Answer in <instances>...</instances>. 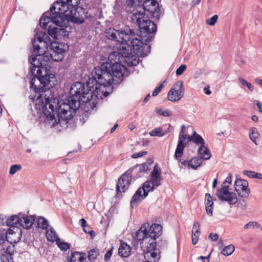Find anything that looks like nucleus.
Wrapping results in <instances>:
<instances>
[{"mask_svg": "<svg viewBox=\"0 0 262 262\" xmlns=\"http://www.w3.org/2000/svg\"><path fill=\"white\" fill-rule=\"evenodd\" d=\"M253 103L258 107L259 112L262 113V103L260 102L258 100H255L254 101Z\"/></svg>", "mask_w": 262, "mask_h": 262, "instance_id": "obj_56", "label": "nucleus"}, {"mask_svg": "<svg viewBox=\"0 0 262 262\" xmlns=\"http://www.w3.org/2000/svg\"><path fill=\"white\" fill-rule=\"evenodd\" d=\"M80 1H76V5L71 8L70 13L68 16L71 17V20L76 24H80L84 21L86 18V13L83 8L78 6Z\"/></svg>", "mask_w": 262, "mask_h": 262, "instance_id": "obj_12", "label": "nucleus"}, {"mask_svg": "<svg viewBox=\"0 0 262 262\" xmlns=\"http://www.w3.org/2000/svg\"><path fill=\"white\" fill-rule=\"evenodd\" d=\"M35 37L32 41V46L34 52L38 53V54L31 55L29 57V62L32 67L30 72L34 76L30 81V88L33 89L38 93L37 97L39 94H45L46 89L44 87L50 85L52 87L56 82L55 75L51 73L50 70L47 67L50 61V58L46 51L48 43L47 41L48 35L46 31H41ZM51 93L49 89L47 91Z\"/></svg>", "mask_w": 262, "mask_h": 262, "instance_id": "obj_3", "label": "nucleus"}, {"mask_svg": "<svg viewBox=\"0 0 262 262\" xmlns=\"http://www.w3.org/2000/svg\"><path fill=\"white\" fill-rule=\"evenodd\" d=\"M46 236L49 241L54 242L59 239L57 234L52 227L50 226L49 228L46 230Z\"/></svg>", "mask_w": 262, "mask_h": 262, "instance_id": "obj_26", "label": "nucleus"}, {"mask_svg": "<svg viewBox=\"0 0 262 262\" xmlns=\"http://www.w3.org/2000/svg\"><path fill=\"white\" fill-rule=\"evenodd\" d=\"M137 165L139 168V172H146L149 169V167H148L147 164L144 163L141 164H137Z\"/></svg>", "mask_w": 262, "mask_h": 262, "instance_id": "obj_47", "label": "nucleus"}, {"mask_svg": "<svg viewBox=\"0 0 262 262\" xmlns=\"http://www.w3.org/2000/svg\"><path fill=\"white\" fill-rule=\"evenodd\" d=\"M197 262H209V260H206L204 256H201L198 258Z\"/></svg>", "mask_w": 262, "mask_h": 262, "instance_id": "obj_62", "label": "nucleus"}, {"mask_svg": "<svg viewBox=\"0 0 262 262\" xmlns=\"http://www.w3.org/2000/svg\"><path fill=\"white\" fill-rule=\"evenodd\" d=\"M249 138L256 145H257L256 139L259 137V134L257 129L255 127H252L249 130Z\"/></svg>", "mask_w": 262, "mask_h": 262, "instance_id": "obj_33", "label": "nucleus"}, {"mask_svg": "<svg viewBox=\"0 0 262 262\" xmlns=\"http://www.w3.org/2000/svg\"><path fill=\"white\" fill-rule=\"evenodd\" d=\"M19 217H20V220H19V225L26 229H30L35 220L33 215L28 216L21 213H19Z\"/></svg>", "mask_w": 262, "mask_h": 262, "instance_id": "obj_19", "label": "nucleus"}, {"mask_svg": "<svg viewBox=\"0 0 262 262\" xmlns=\"http://www.w3.org/2000/svg\"><path fill=\"white\" fill-rule=\"evenodd\" d=\"M130 246L124 242H121L118 249V253L122 257H127L130 254Z\"/></svg>", "mask_w": 262, "mask_h": 262, "instance_id": "obj_23", "label": "nucleus"}, {"mask_svg": "<svg viewBox=\"0 0 262 262\" xmlns=\"http://www.w3.org/2000/svg\"><path fill=\"white\" fill-rule=\"evenodd\" d=\"M184 88L182 80L176 82L168 93L167 97L169 101L176 102L183 97Z\"/></svg>", "mask_w": 262, "mask_h": 262, "instance_id": "obj_13", "label": "nucleus"}, {"mask_svg": "<svg viewBox=\"0 0 262 262\" xmlns=\"http://www.w3.org/2000/svg\"><path fill=\"white\" fill-rule=\"evenodd\" d=\"M254 176H255L254 178H256V179H257L259 180H262V174L260 173L255 172V174Z\"/></svg>", "mask_w": 262, "mask_h": 262, "instance_id": "obj_64", "label": "nucleus"}, {"mask_svg": "<svg viewBox=\"0 0 262 262\" xmlns=\"http://www.w3.org/2000/svg\"><path fill=\"white\" fill-rule=\"evenodd\" d=\"M178 162L179 163V166L181 167H186L188 166L190 167L189 161H187L185 160L181 159L180 158L178 159Z\"/></svg>", "mask_w": 262, "mask_h": 262, "instance_id": "obj_51", "label": "nucleus"}, {"mask_svg": "<svg viewBox=\"0 0 262 262\" xmlns=\"http://www.w3.org/2000/svg\"><path fill=\"white\" fill-rule=\"evenodd\" d=\"M48 36L46 40L48 44L50 43L49 49L47 46V49H46L45 50L49 52L50 59H51L54 61H61L64 57V52L66 51L64 47L66 46L67 48H68V47L67 45L63 46L62 44L56 41L51 42V40L48 39Z\"/></svg>", "mask_w": 262, "mask_h": 262, "instance_id": "obj_9", "label": "nucleus"}, {"mask_svg": "<svg viewBox=\"0 0 262 262\" xmlns=\"http://www.w3.org/2000/svg\"><path fill=\"white\" fill-rule=\"evenodd\" d=\"M205 205L206 213L209 216H212L213 215V202L211 195L208 193L205 194Z\"/></svg>", "mask_w": 262, "mask_h": 262, "instance_id": "obj_21", "label": "nucleus"}, {"mask_svg": "<svg viewBox=\"0 0 262 262\" xmlns=\"http://www.w3.org/2000/svg\"><path fill=\"white\" fill-rule=\"evenodd\" d=\"M189 141L193 142L197 145L202 146L205 144V141L203 138L199 134L194 132L191 136L188 137Z\"/></svg>", "mask_w": 262, "mask_h": 262, "instance_id": "obj_25", "label": "nucleus"}, {"mask_svg": "<svg viewBox=\"0 0 262 262\" xmlns=\"http://www.w3.org/2000/svg\"><path fill=\"white\" fill-rule=\"evenodd\" d=\"M21 166L20 165H18V164L12 165L10 168L9 173L12 175L14 174L17 171L21 169Z\"/></svg>", "mask_w": 262, "mask_h": 262, "instance_id": "obj_42", "label": "nucleus"}, {"mask_svg": "<svg viewBox=\"0 0 262 262\" xmlns=\"http://www.w3.org/2000/svg\"><path fill=\"white\" fill-rule=\"evenodd\" d=\"M188 136H187L186 134H180L179 136V141L181 140L182 142H183L184 140H185L187 139H188Z\"/></svg>", "mask_w": 262, "mask_h": 262, "instance_id": "obj_59", "label": "nucleus"}, {"mask_svg": "<svg viewBox=\"0 0 262 262\" xmlns=\"http://www.w3.org/2000/svg\"><path fill=\"white\" fill-rule=\"evenodd\" d=\"M83 231L89 234H90L92 237H93L95 236V232L92 230L91 227L89 225H86L83 228Z\"/></svg>", "mask_w": 262, "mask_h": 262, "instance_id": "obj_45", "label": "nucleus"}, {"mask_svg": "<svg viewBox=\"0 0 262 262\" xmlns=\"http://www.w3.org/2000/svg\"><path fill=\"white\" fill-rule=\"evenodd\" d=\"M157 113L164 117H170L172 115L170 111L167 109L160 108L157 111Z\"/></svg>", "mask_w": 262, "mask_h": 262, "instance_id": "obj_41", "label": "nucleus"}, {"mask_svg": "<svg viewBox=\"0 0 262 262\" xmlns=\"http://www.w3.org/2000/svg\"><path fill=\"white\" fill-rule=\"evenodd\" d=\"M198 154L199 157L202 158V160H208L211 158V154L208 148L204 145L200 146L198 149Z\"/></svg>", "mask_w": 262, "mask_h": 262, "instance_id": "obj_24", "label": "nucleus"}, {"mask_svg": "<svg viewBox=\"0 0 262 262\" xmlns=\"http://www.w3.org/2000/svg\"><path fill=\"white\" fill-rule=\"evenodd\" d=\"M106 34L108 39L118 42V51L111 53L107 61L102 63L100 67L95 68L92 73L96 74L98 81L104 86H110L112 84L114 77L120 80L123 79L126 68L120 62L123 60L128 67H132L139 63V58L132 54L131 47L128 43L124 42L130 39L129 34L114 29H110Z\"/></svg>", "mask_w": 262, "mask_h": 262, "instance_id": "obj_2", "label": "nucleus"}, {"mask_svg": "<svg viewBox=\"0 0 262 262\" xmlns=\"http://www.w3.org/2000/svg\"><path fill=\"white\" fill-rule=\"evenodd\" d=\"M162 233V227L160 224H153L149 226L148 223L144 224L136 232L135 239L141 241L142 250H147L149 245L150 248H154V241L159 237Z\"/></svg>", "mask_w": 262, "mask_h": 262, "instance_id": "obj_5", "label": "nucleus"}, {"mask_svg": "<svg viewBox=\"0 0 262 262\" xmlns=\"http://www.w3.org/2000/svg\"><path fill=\"white\" fill-rule=\"evenodd\" d=\"M113 248L112 247L111 249H109L106 253H105L104 255V260L105 261H108L110 260V258L111 257L113 253Z\"/></svg>", "mask_w": 262, "mask_h": 262, "instance_id": "obj_53", "label": "nucleus"}, {"mask_svg": "<svg viewBox=\"0 0 262 262\" xmlns=\"http://www.w3.org/2000/svg\"><path fill=\"white\" fill-rule=\"evenodd\" d=\"M126 2L127 3V5L130 6V7H135L136 5L138 4V6L136 8V11L135 10H134V11L136 12L137 9L139 7H141L143 1H126Z\"/></svg>", "mask_w": 262, "mask_h": 262, "instance_id": "obj_46", "label": "nucleus"}, {"mask_svg": "<svg viewBox=\"0 0 262 262\" xmlns=\"http://www.w3.org/2000/svg\"><path fill=\"white\" fill-rule=\"evenodd\" d=\"M208 237L212 241H216L219 238V235L217 233H211L209 235Z\"/></svg>", "mask_w": 262, "mask_h": 262, "instance_id": "obj_55", "label": "nucleus"}, {"mask_svg": "<svg viewBox=\"0 0 262 262\" xmlns=\"http://www.w3.org/2000/svg\"><path fill=\"white\" fill-rule=\"evenodd\" d=\"M37 224L38 228L45 230L48 229L50 226L49 221L46 218L42 216L38 218Z\"/></svg>", "mask_w": 262, "mask_h": 262, "instance_id": "obj_32", "label": "nucleus"}, {"mask_svg": "<svg viewBox=\"0 0 262 262\" xmlns=\"http://www.w3.org/2000/svg\"><path fill=\"white\" fill-rule=\"evenodd\" d=\"M99 255V250L95 248L91 250L88 253V259L91 261H94Z\"/></svg>", "mask_w": 262, "mask_h": 262, "instance_id": "obj_36", "label": "nucleus"}, {"mask_svg": "<svg viewBox=\"0 0 262 262\" xmlns=\"http://www.w3.org/2000/svg\"><path fill=\"white\" fill-rule=\"evenodd\" d=\"M217 18L218 16L217 15H214L211 18L206 20V24L210 26H214L216 23Z\"/></svg>", "mask_w": 262, "mask_h": 262, "instance_id": "obj_44", "label": "nucleus"}, {"mask_svg": "<svg viewBox=\"0 0 262 262\" xmlns=\"http://www.w3.org/2000/svg\"><path fill=\"white\" fill-rule=\"evenodd\" d=\"M147 154V151L139 152L135 154H133L131 157L133 159L141 157L142 156L145 155Z\"/></svg>", "mask_w": 262, "mask_h": 262, "instance_id": "obj_54", "label": "nucleus"}, {"mask_svg": "<svg viewBox=\"0 0 262 262\" xmlns=\"http://www.w3.org/2000/svg\"><path fill=\"white\" fill-rule=\"evenodd\" d=\"M7 240L8 245H14L17 243L21 239L22 236L21 229L19 227H12L6 230Z\"/></svg>", "mask_w": 262, "mask_h": 262, "instance_id": "obj_16", "label": "nucleus"}, {"mask_svg": "<svg viewBox=\"0 0 262 262\" xmlns=\"http://www.w3.org/2000/svg\"><path fill=\"white\" fill-rule=\"evenodd\" d=\"M56 244L61 250L66 251L70 248V244L58 239Z\"/></svg>", "mask_w": 262, "mask_h": 262, "instance_id": "obj_39", "label": "nucleus"}, {"mask_svg": "<svg viewBox=\"0 0 262 262\" xmlns=\"http://www.w3.org/2000/svg\"><path fill=\"white\" fill-rule=\"evenodd\" d=\"M19 217V213L17 215H13L7 219L6 221L7 226L8 227H17V225H19V221L20 220Z\"/></svg>", "mask_w": 262, "mask_h": 262, "instance_id": "obj_27", "label": "nucleus"}, {"mask_svg": "<svg viewBox=\"0 0 262 262\" xmlns=\"http://www.w3.org/2000/svg\"><path fill=\"white\" fill-rule=\"evenodd\" d=\"M232 182V174L229 173L221 188L217 190L216 195L221 201H226L230 205H234L237 202L236 194L229 190V184Z\"/></svg>", "mask_w": 262, "mask_h": 262, "instance_id": "obj_8", "label": "nucleus"}, {"mask_svg": "<svg viewBox=\"0 0 262 262\" xmlns=\"http://www.w3.org/2000/svg\"><path fill=\"white\" fill-rule=\"evenodd\" d=\"M237 207L243 210H245L247 208L244 201L242 202H239L237 204Z\"/></svg>", "mask_w": 262, "mask_h": 262, "instance_id": "obj_58", "label": "nucleus"}, {"mask_svg": "<svg viewBox=\"0 0 262 262\" xmlns=\"http://www.w3.org/2000/svg\"><path fill=\"white\" fill-rule=\"evenodd\" d=\"M12 255H6L5 256H2L1 257V262H7L9 260V258H12Z\"/></svg>", "mask_w": 262, "mask_h": 262, "instance_id": "obj_57", "label": "nucleus"}, {"mask_svg": "<svg viewBox=\"0 0 262 262\" xmlns=\"http://www.w3.org/2000/svg\"><path fill=\"white\" fill-rule=\"evenodd\" d=\"M167 244L166 241H161L158 243V246L161 248H164L165 246Z\"/></svg>", "mask_w": 262, "mask_h": 262, "instance_id": "obj_61", "label": "nucleus"}, {"mask_svg": "<svg viewBox=\"0 0 262 262\" xmlns=\"http://www.w3.org/2000/svg\"><path fill=\"white\" fill-rule=\"evenodd\" d=\"M7 240V232L5 229L0 230V257L6 255H12L14 251V246L8 245Z\"/></svg>", "mask_w": 262, "mask_h": 262, "instance_id": "obj_14", "label": "nucleus"}, {"mask_svg": "<svg viewBox=\"0 0 262 262\" xmlns=\"http://www.w3.org/2000/svg\"><path fill=\"white\" fill-rule=\"evenodd\" d=\"M234 186L235 190L240 197L243 198L248 197L250 190L248 187L249 184L247 181L242 179H237L234 182Z\"/></svg>", "mask_w": 262, "mask_h": 262, "instance_id": "obj_15", "label": "nucleus"}, {"mask_svg": "<svg viewBox=\"0 0 262 262\" xmlns=\"http://www.w3.org/2000/svg\"><path fill=\"white\" fill-rule=\"evenodd\" d=\"M39 23L43 29H48V34L54 39H62L68 37L71 28L68 21L58 14L52 13L51 16L44 13L40 18Z\"/></svg>", "mask_w": 262, "mask_h": 262, "instance_id": "obj_4", "label": "nucleus"}, {"mask_svg": "<svg viewBox=\"0 0 262 262\" xmlns=\"http://www.w3.org/2000/svg\"><path fill=\"white\" fill-rule=\"evenodd\" d=\"M168 127L167 129L164 128V127H157L150 130L149 133V134L150 136L152 137H163L167 133L170 132L169 129L171 127V126L170 124H168Z\"/></svg>", "mask_w": 262, "mask_h": 262, "instance_id": "obj_22", "label": "nucleus"}, {"mask_svg": "<svg viewBox=\"0 0 262 262\" xmlns=\"http://www.w3.org/2000/svg\"><path fill=\"white\" fill-rule=\"evenodd\" d=\"M152 183L150 180L146 181L144 183L143 186L140 188H143L142 192L143 193L146 192L148 194L149 192L153 191L155 189L154 184Z\"/></svg>", "mask_w": 262, "mask_h": 262, "instance_id": "obj_34", "label": "nucleus"}, {"mask_svg": "<svg viewBox=\"0 0 262 262\" xmlns=\"http://www.w3.org/2000/svg\"><path fill=\"white\" fill-rule=\"evenodd\" d=\"M185 146V145L184 144V142H182L181 140L178 141L174 155V157L176 159L178 160L179 158H180L183 156Z\"/></svg>", "mask_w": 262, "mask_h": 262, "instance_id": "obj_28", "label": "nucleus"}, {"mask_svg": "<svg viewBox=\"0 0 262 262\" xmlns=\"http://www.w3.org/2000/svg\"><path fill=\"white\" fill-rule=\"evenodd\" d=\"M137 10H141L146 16L160 18L161 11L158 1H143L141 7H139Z\"/></svg>", "mask_w": 262, "mask_h": 262, "instance_id": "obj_10", "label": "nucleus"}, {"mask_svg": "<svg viewBox=\"0 0 262 262\" xmlns=\"http://www.w3.org/2000/svg\"><path fill=\"white\" fill-rule=\"evenodd\" d=\"M131 179L130 176L126 173V172L122 174L119 178L116 185V192H124L129 186Z\"/></svg>", "mask_w": 262, "mask_h": 262, "instance_id": "obj_17", "label": "nucleus"}, {"mask_svg": "<svg viewBox=\"0 0 262 262\" xmlns=\"http://www.w3.org/2000/svg\"><path fill=\"white\" fill-rule=\"evenodd\" d=\"M187 67L185 64H182L176 70V75L178 76L181 75L186 70Z\"/></svg>", "mask_w": 262, "mask_h": 262, "instance_id": "obj_48", "label": "nucleus"}, {"mask_svg": "<svg viewBox=\"0 0 262 262\" xmlns=\"http://www.w3.org/2000/svg\"><path fill=\"white\" fill-rule=\"evenodd\" d=\"M142 190L143 188H139L134 194L130 201V206L132 208H133L134 207H136L139 203L141 202L147 196L146 192H145L142 195Z\"/></svg>", "mask_w": 262, "mask_h": 262, "instance_id": "obj_20", "label": "nucleus"}, {"mask_svg": "<svg viewBox=\"0 0 262 262\" xmlns=\"http://www.w3.org/2000/svg\"><path fill=\"white\" fill-rule=\"evenodd\" d=\"M165 82V81H163L162 83H161L159 86L158 87H156L154 91H153L152 92V96H157L159 93L161 91L162 89L163 88L164 86V84L163 83Z\"/></svg>", "mask_w": 262, "mask_h": 262, "instance_id": "obj_49", "label": "nucleus"}, {"mask_svg": "<svg viewBox=\"0 0 262 262\" xmlns=\"http://www.w3.org/2000/svg\"><path fill=\"white\" fill-rule=\"evenodd\" d=\"M72 1H55L54 5L50 8V12H47V15L51 16L52 13L58 14L61 17V14L68 16L71 10V8L74 5L72 4Z\"/></svg>", "mask_w": 262, "mask_h": 262, "instance_id": "obj_11", "label": "nucleus"}, {"mask_svg": "<svg viewBox=\"0 0 262 262\" xmlns=\"http://www.w3.org/2000/svg\"><path fill=\"white\" fill-rule=\"evenodd\" d=\"M202 158L199 157H194L189 160L190 167L195 170L202 164Z\"/></svg>", "mask_w": 262, "mask_h": 262, "instance_id": "obj_30", "label": "nucleus"}, {"mask_svg": "<svg viewBox=\"0 0 262 262\" xmlns=\"http://www.w3.org/2000/svg\"><path fill=\"white\" fill-rule=\"evenodd\" d=\"M234 246L233 245H229L224 247L221 253L225 256L230 255L234 251Z\"/></svg>", "mask_w": 262, "mask_h": 262, "instance_id": "obj_37", "label": "nucleus"}, {"mask_svg": "<svg viewBox=\"0 0 262 262\" xmlns=\"http://www.w3.org/2000/svg\"><path fill=\"white\" fill-rule=\"evenodd\" d=\"M139 167L137 165H135L134 166L132 167L131 168L129 169L128 170H127L126 173H127L128 175H130V177L134 178H137L140 177H141V172H139Z\"/></svg>", "mask_w": 262, "mask_h": 262, "instance_id": "obj_31", "label": "nucleus"}, {"mask_svg": "<svg viewBox=\"0 0 262 262\" xmlns=\"http://www.w3.org/2000/svg\"><path fill=\"white\" fill-rule=\"evenodd\" d=\"M200 235V233H199L197 230L192 232V242L193 245H196L197 244Z\"/></svg>", "mask_w": 262, "mask_h": 262, "instance_id": "obj_43", "label": "nucleus"}, {"mask_svg": "<svg viewBox=\"0 0 262 262\" xmlns=\"http://www.w3.org/2000/svg\"><path fill=\"white\" fill-rule=\"evenodd\" d=\"M195 228L200 229V225L198 221L194 222L192 227V232H193L194 231H195V230H194V229Z\"/></svg>", "mask_w": 262, "mask_h": 262, "instance_id": "obj_60", "label": "nucleus"}, {"mask_svg": "<svg viewBox=\"0 0 262 262\" xmlns=\"http://www.w3.org/2000/svg\"><path fill=\"white\" fill-rule=\"evenodd\" d=\"M92 75L86 81V88L80 82H76L71 85L68 103H60L56 98H50L49 96L47 97L45 94H39L36 99L35 108L42 111L51 127L56 126L59 131L66 129L68 121L79 109L80 102H88L94 96L97 98L102 97L101 95L107 86L98 81L96 74L92 73Z\"/></svg>", "mask_w": 262, "mask_h": 262, "instance_id": "obj_1", "label": "nucleus"}, {"mask_svg": "<svg viewBox=\"0 0 262 262\" xmlns=\"http://www.w3.org/2000/svg\"><path fill=\"white\" fill-rule=\"evenodd\" d=\"M85 255L79 252H74L70 256L71 262H82L85 259Z\"/></svg>", "mask_w": 262, "mask_h": 262, "instance_id": "obj_29", "label": "nucleus"}, {"mask_svg": "<svg viewBox=\"0 0 262 262\" xmlns=\"http://www.w3.org/2000/svg\"><path fill=\"white\" fill-rule=\"evenodd\" d=\"M79 222H80L81 226H82V228L83 227H85V226L88 225L86 224V222L84 219L82 218V219H80Z\"/></svg>", "mask_w": 262, "mask_h": 262, "instance_id": "obj_63", "label": "nucleus"}, {"mask_svg": "<svg viewBox=\"0 0 262 262\" xmlns=\"http://www.w3.org/2000/svg\"><path fill=\"white\" fill-rule=\"evenodd\" d=\"M238 80L242 85L246 86L250 92L253 91L254 88L251 83L248 82L242 77H238Z\"/></svg>", "mask_w": 262, "mask_h": 262, "instance_id": "obj_38", "label": "nucleus"}, {"mask_svg": "<svg viewBox=\"0 0 262 262\" xmlns=\"http://www.w3.org/2000/svg\"><path fill=\"white\" fill-rule=\"evenodd\" d=\"M120 31L125 32L130 35V39L126 40L124 42L128 43L131 47L132 51L133 50L136 55L141 56H144L150 51V47L146 43H143L141 40L138 39L135 34L134 30L127 29L125 31L119 30ZM133 55V54L132 53Z\"/></svg>", "mask_w": 262, "mask_h": 262, "instance_id": "obj_6", "label": "nucleus"}, {"mask_svg": "<svg viewBox=\"0 0 262 262\" xmlns=\"http://www.w3.org/2000/svg\"><path fill=\"white\" fill-rule=\"evenodd\" d=\"M244 228L245 229H254L255 228H258L262 231V227L258 222L255 221H251L245 225Z\"/></svg>", "mask_w": 262, "mask_h": 262, "instance_id": "obj_35", "label": "nucleus"}, {"mask_svg": "<svg viewBox=\"0 0 262 262\" xmlns=\"http://www.w3.org/2000/svg\"><path fill=\"white\" fill-rule=\"evenodd\" d=\"M151 179H156L162 178L161 176V170L158 167V165L154 166V169L150 173Z\"/></svg>", "mask_w": 262, "mask_h": 262, "instance_id": "obj_40", "label": "nucleus"}, {"mask_svg": "<svg viewBox=\"0 0 262 262\" xmlns=\"http://www.w3.org/2000/svg\"><path fill=\"white\" fill-rule=\"evenodd\" d=\"M162 180V178H156V179H151L150 181L153 184H154V187H158L161 185V181Z\"/></svg>", "mask_w": 262, "mask_h": 262, "instance_id": "obj_50", "label": "nucleus"}, {"mask_svg": "<svg viewBox=\"0 0 262 262\" xmlns=\"http://www.w3.org/2000/svg\"><path fill=\"white\" fill-rule=\"evenodd\" d=\"M150 17L146 16L141 10H136L132 17L133 21L136 22L139 28L147 34L155 33L157 30L155 23L149 19Z\"/></svg>", "mask_w": 262, "mask_h": 262, "instance_id": "obj_7", "label": "nucleus"}, {"mask_svg": "<svg viewBox=\"0 0 262 262\" xmlns=\"http://www.w3.org/2000/svg\"><path fill=\"white\" fill-rule=\"evenodd\" d=\"M154 248H150L149 245H147L149 248H148L147 250H142L144 253L145 258L147 259V261H149V262H157L160 257L159 249L156 248V241H154Z\"/></svg>", "mask_w": 262, "mask_h": 262, "instance_id": "obj_18", "label": "nucleus"}, {"mask_svg": "<svg viewBox=\"0 0 262 262\" xmlns=\"http://www.w3.org/2000/svg\"><path fill=\"white\" fill-rule=\"evenodd\" d=\"M243 174L248 176L250 178L254 179L255 177L254 175L255 174V172L254 171L244 170L243 171Z\"/></svg>", "mask_w": 262, "mask_h": 262, "instance_id": "obj_52", "label": "nucleus"}]
</instances>
